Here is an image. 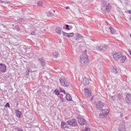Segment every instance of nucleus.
Wrapping results in <instances>:
<instances>
[{
  "mask_svg": "<svg viewBox=\"0 0 131 131\" xmlns=\"http://www.w3.org/2000/svg\"><path fill=\"white\" fill-rule=\"evenodd\" d=\"M113 57L116 61L120 60L121 63H124L126 60V56H123L121 53H115L113 54Z\"/></svg>",
  "mask_w": 131,
  "mask_h": 131,
  "instance_id": "nucleus-1",
  "label": "nucleus"
},
{
  "mask_svg": "<svg viewBox=\"0 0 131 131\" xmlns=\"http://www.w3.org/2000/svg\"><path fill=\"white\" fill-rule=\"evenodd\" d=\"M80 58H81L80 62L83 65L89 64V56L86 55V50L83 51V55H81Z\"/></svg>",
  "mask_w": 131,
  "mask_h": 131,
  "instance_id": "nucleus-2",
  "label": "nucleus"
},
{
  "mask_svg": "<svg viewBox=\"0 0 131 131\" xmlns=\"http://www.w3.org/2000/svg\"><path fill=\"white\" fill-rule=\"evenodd\" d=\"M59 81L61 85L62 86H64V88H68L69 85H70V83L68 80L66 79V78H59Z\"/></svg>",
  "mask_w": 131,
  "mask_h": 131,
  "instance_id": "nucleus-3",
  "label": "nucleus"
},
{
  "mask_svg": "<svg viewBox=\"0 0 131 131\" xmlns=\"http://www.w3.org/2000/svg\"><path fill=\"white\" fill-rule=\"evenodd\" d=\"M67 123L70 126H72V127H76L77 126V121L75 119L68 121Z\"/></svg>",
  "mask_w": 131,
  "mask_h": 131,
  "instance_id": "nucleus-4",
  "label": "nucleus"
},
{
  "mask_svg": "<svg viewBox=\"0 0 131 131\" xmlns=\"http://www.w3.org/2000/svg\"><path fill=\"white\" fill-rule=\"evenodd\" d=\"M95 107L96 109H99L101 110L103 109L104 107V103L102 102L101 101H98L95 105Z\"/></svg>",
  "mask_w": 131,
  "mask_h": 131,
  "instance_id": "nucleus-5",
  "label": "nucleus"
},
{
  "mask_svg": "<svg viewBox=\"0 0 131 131\" xmlns=\"http://www.w3.org/2000/svg\"><path fill=\"white\" fill-rule=\"evenodd\" d=\"M84 90L85 96L87 97V98H91V97H92V91L91 89L85 88Z\"/></svg>",
  "mask_w": 131,
  "mask_h": 131,
  "instance_id": "nucleus-6",
  "label": "nucleus"
},
{
  "mask_svg": "<svg viewBox=\"0 0 131 131\" xmlns=\"http://www.w3.org/2000/svg\"><path fill=\"white\" fill-rule=\"evenodd\" d=\"M78 121L80 125H85V124H86V120L83 119V118H81V117L78 118Z\"/></svg>",
  "mask_w": 131,
  "mask_h": 131,
  "instance_id": "nucleus-7",
  "label": "nucleus"
},
{
  "mask_svg": "<svg viewBox=\"0 0 131 131\" xmlns=\"http://www.w3.org/2000/svg\"><path fill=\"white\" fill-rule=\"evenodd\" d=\"M7 71V66L4 63H0V72L5 73Z\"/></svg>",
  "mask_w": 131,
  "mask_h": 131,
  "instance_id": "nucleus-8",
  "label": "nucleus"
},
{
  "mask_svg": "<svg viewBox=\"0 0 131 131\" xmlns=\"http://www.w3.org/2000/svg\"><path fill=\"white\" fill-rule=\"evenodd\" d=\"M96 48L100 52H104V51L107 50V46L106 45H101L100 46H97Z\"/></svg>",
  "mask_w": 131,
  "mask_h": 131,
  "instance_id": "nucleus-9",
  "label": "nucleus"
},
{
  "mask_svg": "<svg viewBox=\"0 0 131 131\" xmlns=\"http://www.w3.org/2000/svg\"><path fill=\"white\" fill-rule=\"evenodd\" d=\"M125 102L128 105H130L131 104V94H127L126 97L125 98Z\"/></svg>",
  "mask_w": 131,
  "mask_h": 131,
  "instance_id": "nucleus-10",
  "label": "nucleus"
},
{
  "mask_svg": "<svg viewBox=\"0 0 131 131\" xmlns=\"http://www.w3.org/2000/svg\"><path fill=\"white\" fill-rule=\"evenodd\" d=\"M110 11H111V4L110 3H108L107 5L106 6L104 12L106 14H109Z\"/></svg>",
  "mask_w": 131,
  "mask_h": 131,
  "instance_id": "nucleus-11",
  "label": "nucleus"
},
{
  "mask_svg": "<svg viewBox=\"0 0 131 131\" xmlns=\"http://www.w3.org/2000/svg\"><path fill=\"white\" fill-rule=\"evenodd\" d=\"M61 128H63L64 130H67V129H69L68 124H67L65 122H61Z\"/></svg>",
  "mask_w": 131,
  "mask_h": 131,
  "instance_id": "nucleus-12",
  "label": "nucleus"
},
{
  "mask_svg": "<svg viewBox=\"0 0 131 131\" xmlns=\"http://www.w3.org/2000/svg\"><path fill=\"white\" fill-rule=\"evenodd\" d=\"M38 62L40 63L41 65L43 67H45L46 66V60L43 59V58L41 57L40 58L38 59Z\"/></svg>",
  "mask_w": 131,
  "mask_h": 131,
  "instance_id": "nucleus-13",
  "label": "nucleus"
},
{
  "mask_svg": "<svg viewBox=\"0 0 131 131\" xmlns=\"http://www.w3.org/2000/svg\"><path fill=\"white\" fill-rule=\"evenodd\" d=\"M82 83L84 85H88L90 84V80L87 78H84L83 79Z\"/></svg>",
  "mask_w": 131,
  "mask_h": 131,
  "instance_id": "nucleus-14",
  "label": "nucleus"
},
{
  "mask_svg": "<svg viewBox=\"0 0 131 131\" xmlns=\"http://www.w3.org/2000/svg\"><path fill=\"white\" fill-rule=\"evenodd\" d=\"M15 114H16L17 117L18 118H20L21 116H22V113L20 111H18V110H15Z\"/></svg>",
  "mask_w": 131,
  "mask_h": 131,
  "instance_id": "nucleus-15",
  "label": "nucleus"
},
{
  "mask_svg": "<svg viewBox=\"0 0 131 131\" xmlns=\"http://www.w3.org/2000/svg\"><path fill=\"white\" fill-rule=\"evenodd\" d=\"M112 72L114 73L115 74H118V71H117V69L116 67H113L111 69Z\"/></svg>",
  "mask_w": 131,
  "mask_h": 131,
  "instance_id": "nucleus-16",
  "label": "nucleus"
},
{
  "mask_svg": "<svg viewBox=\"0 0 131 131\" xmlns=\"http://www.w3.org/2000/svg\"><path fill=\"white\" fill-rule=\"evenodd\" d=\"M76 36L77 37L76 38V40H80V39H82V38H83L82 35H81L78 33H77L76 34Z\"/></svg>",
  "mask_w": 131,
  "mask_h": 131,
  "instance_id": "nucleus-17",
  "label": "nucleus"
},
{
  "mask_svg": "<svg viewBox=\"0 0 131 131\" xmlns=\"http://www.w3.org/2000/svg\"><path fill=\"white\" fill-rule=\"evenodd\" d=\"M66 100L69 101H72V97H71V95L69 94H67L66 95Z\"/></svg>",
  "mask_w": 131,
  "mask_h": 131,
  "instance_id": "nucleus-18",
  "label": "nucleus"
},
{
  "mask_svg": "<svg viewBox=\"0 0 131 131\" xmlns=\"http://www.w3.org/2000/svg\"><path fill=\"white\" fill-rule=\"evenodd\" d=\"M101 113H102L103 114H105V115L107 116V115L109 114V110H108V109L102 110Z\"/></svg>",
  "mask_w": 131,
  "mask_h": 131,
  "instance_id": "nucleus-19",
  "label": "nucleus"
},
{
  "mask_svg": "<svg viewBox=\"0 0 131 131\" xmlns=\"http://www.w3.org/2000/svg\"><path fill=\"white\" fill-rule=\"evenodd\" d=\"M109 30H110V33L112 34L115 33V30L112 27L109 28Z\"/></svg>",
  "mask_w": 131,
  "mask_h": 131,
  "instance_id": "nucleus-20",
  "label": "nucleus"
},
{
  "mask_svg": "<svg viewBox=\"0 0 131 131\" xmlns=\"http://www.w3.org/2000/svg\"><path fill=\"white\" fill-rule=\"evenodd\" d=\"M56 33H58V34H61V30L60 28H57L56 29Z\"/></svg>",
  "mask_w": 131,
  "mask_h": 131,
  "instance_id": "nucleus-21",
  "label": "nucleus"
},
{
  "mask_svg": "<svg viewBox=\"0 0 131 131\" xmlns=\"http://www.w3.org/2000/svg\"><path fill=\"white\" fill-rule=\"evenodd\" d=\"M99 117L100 118H105V117H106L105 114H103V113L101 112L99 114Z\"/></svg>",
  "mask_w": 131,
  "mask_h": 131,
  "instance_id": "nucleus-22",
  "label": "nucleus"
},
{
  "mask_svg": "<svg viewBox=\"0 0 131 131\" xmlns=\"http://www.w3.org/2000/svg\"><path fill=\"white\" fill-rule=\"evenodd\" d=\"M54 94H55V95H56V96H59V95H60V92H59V90H55L54 91Z\"/></svg>",
  "mask_w": 131,
  "mask_h": 131,
  "instance_id": "nucleus-23",
  "label": "nucleus"
},
{
  "mask_svg": "<svg viewBox=\"0 0 131 131\" xmlns=\"http://www.w3.org/2000/svg\"><path fill=\"white\" fill-rule=\"evenodd\" d=\"M118 99L119 101H121V100L122 99V95L119 94L118 95Z\"/></svg>",
  "mask_w": 131,
  "mask_h": 131,
  "instance_id": "nucleus-24",
  "label": "nucleus"
},
{
  "mask_svg": "<svg viewBox=\"0 0 131 131\" xmlns=\"http://www.w3.org/2000/svg\"><path fill=\"white\" fill-rule=\"evenodd\" d=\"M14 29H16V31L19 32V30H20L21 29H20V27L18 25H16L14 27Z\"/></svg>",
  "mask_w": 131,
  "mask_h": 131,
  "instance_id": "nucleus-25",
  "label": "nucleus"
},
{
  "mask_svg": "<svg viewBox=\"0 0 131 131\" xmlns=\"http://www.w3.org/2000/svg\"><path fill=\"white\" fill-rule=\"evenodd\" d=\"M14 131H24V130L20 127H16L14 129Z\"/></svg>",
  "mask_w": 131,
  "mask_h": 131,
  "instance_id": "nucleus-26",
  "label": "nucleus"
},
{
  "mask_svg": "<svg viewBox=\"0 0 131 131\" xmlns=\"http://www.w3.org/2000/svg\"><path fill=\"white\" fill-rule=\"evenodd\" d=\"M59 91L60 93H63L64 94V95H66V92H65V90H64V89H63V88H59Z\"/></svg>",
  "mask_w": 131,
  "mask_h": 131,
  "instance_id": "nucleus-27",
  "label": "nucleus"
},
{
  "mask_svg": "<svg viewBox=\"0 0 131 131\" xmlns=\"http://www.w3.org/2000/svg\"><path fill=\"white\" fill-rule=\"evenodd\" d=\"M53 57H54V58H57V57L59 56V54H58L57 52H54L53 54Z\"/></svg>",
  "mask_w": 131,
  "mask_h": 131,
  "instance_id": "nucleus-28",
  "label": "nucleus"
},
{
  "mask_svg": "<svg viewBox=\"0 0 131 131\" xmlns=\"http://www.w3.org/2000/svg\"><path fill=\"white\" fill-rule=\"evenodd\" d=\"M62 33L64 36L68 37L69 33H65L64 32H62Z\"/></svg>",
  "mask_w": 131,
  "mask_h": 131,
  "instance_id": "nucleus-29",
  "label": "nucleus"
},
{
  "mask_svg": "<svg viewBox=\"0 0 131 131\" xmlns=\"http://www.w3.org/2000/svg\"><path fill=\"white\" fill-rule=\"evenodd\" d=\"M97 97H98L97 95H94L92 98H91V100L93 101V100H96V98H97Z\"/></svg>",
  "mask_w": 131,
  "mask_h": 131,
  "instance_id": "nucleus-30",
  "label": "nucleus"
},
{
  "mask_svg": "<svg viewBox=\"0 0 131 131\" xmlns=\"http://www.w3.org/2000/svg\"><path fill=\"white\" fill-rule=\"evenodd\" d=\"M73 35H74V33H69L68 37H72Z\"/></svg>",
  "mask_w": 131,
  "mask_h": 131,
  "instance_id": "nucleus-31",
  "label": "nucleus"
},
{
  "mask_svg": "<svg viewBox=\"0 0 131 131\" xmlns=\"http://www.w3.org/2000/svg\"><path fill=\"white\" fill-rule=\"evenodd\" d=\"M31 71V70H30V69H28L27 70V75H29Z\"/></svg>",
  "mask_w": 131,
  "mask_h": 131,
  "instance_id": "nucleus-32",
  "label": "nucleus"
},
{
  "mask_svg": "<svg viewBox=\"0 0 131 131\" xmlns=\"http://www.w3.org/2000/svg\"><path fill=\"white\" fill-rule=\"evenodd\" d=\"M18 21H19V22H24V21H25V20H24V18H19V19H18Z\"/></svg>",
  "mask_w": 131,
  "mask_h": 131,
  "instance_id": "nucleus-33",
  "label": "nucleus"
},
{
  "mask_svg": "<svg viewBox=\"0 0 131 131\" xmlns=\"http://www.w3.org/2000/svg\"><path fill=\"white\" fill-rule=\"evenodd\" d=\"M111 99H112V100H113V101H115L116 99V97L115 95L112 96H111Z\"/></svg>",
  "mask_w": 131,
  "mask_h": 131,
  "instance_id": "nucleus-34",
  "label": "nucleus"
},
{
  "mask_svg": "<svg viewBox=\"0 0 131 131\" xmlns=\"http://www.w3.org/2000/svg\"><path fill=\"white\" fill-rule=\"evenodd\" d=\"M37 5H38V6H39V7H42V2H38Z\"/></svg>",
  "mask_w": 131,
  "mask_h": 131,
  "instance_id": "nucleus-35",
  "label": "nucleus"
},
{
  "mask_svg": "<svg viewBox=\"0 0 131 131\" xmlns=\"http://www.w3.org/2000/svg\"><path fill=\"white\" fill-rule=\"evenodd\" d=\"M5 106L6 107H8V108H10V103H9V102H7V103L6 104V105H5Z\"/></svg>",
  "mask_w": 131,
  "mask_h": 131,
  "instance_id": "nucleus-36",
  "label": "nucleus"
},
{
  "mask_svg": "<svg viewBox=\"0 0 131 131\" xmlns=\"http://www.w3.org/2000/svg\"><path fill=\"white\" fill-rule=\"evenodd\" d=\"M65 26H66V29H67L68 30H70V28H69V25H66Z\"/></svg>",
  "mask_w": 131,
  "mask_h": 131,
  "instance_id": "nucleus-37",
  "label": "nucleus"
},
{
  "mask_svg": "<svg viewBox=\"0 0 131 131\" xmlns=\"http://www.w3.org/2000/svg\"><path fill=\"white\" fill-rule=\"evenodd\" d=\"M53 12V13H55V10H51V11H49V14H50L51 15H52Z\"/></svg>",
  "mask_w": 131,
  "mask_h": 131,
  "instance_id": "nucleus-38",
  "label": "nucleus"
},
{
  "mask_svg": "<svg viewBox=\"0 0 131 131\" xmlns=\"http://www.w3.org/2000/svg\"><path fill=\"white\" fill-rule=\"evenodd\" d=\"M60 101L62 102V103L64 102V98L60 97Z\"/></svg>",
  "mask_w": 131,
  "mask_h": 131,
  "instance_id": "nucleus-39",
  "label": "nucleus"
},
{
  "mask_svg": "<svg viewBox=\"0 0 131 131\" xmlns=\"http://www.w3.org/2000/svg\"><path fill=\"white\" fill-rule=\"evenodd\" d=\"M120 131H126L125 130V128H123L122 129L120 128Z\"/></svg>",
  "mask_w": 131,
  "mask_h": 131,
  "instance_id": "nucleus-40",
  "label": "nucleus"
},
{
  "mask_svg": "<svg viewBox=\"0 0 131 131\" xmlns=\"http://www.w3.org/2000/svg\"><path fill=\"white\" fill-rule=\"evenodd\" d=\"M31 35H35V32H33L31 33Z\"/></svg>",
  "mask_w": 131,
  "mask_h": 131,
  "instance_id": "nucleus-41",
  "label": "nucleus"
},
{
  "mask_svg": "<svg viewBox=\"0 0 131 131\" xmlns=\"http://www.w3.org/2000/svg\"><path fill=\"white\" fill-rule=\"evenodd\" d=\"M89 130H90V128H89L88 127L85 128V131H89Z\"/></svg>",
  "mask_w": 131,
  "mask_h": 131,
  "instance_id": "nucleus-42",
  "label": "nucleus"
},
{
  "mask_svg": "<svg viewBox=\"0 0 131 131\" xmlns=\"http://www.w3.org/2000/svg\"><path fill=\"white\" fill-rule=\"evenodd\" d=\"M66 10H69L70 8H69V7H67L66 8Z\"/></svg>",
  "mask_w": 131,
  "mask_h": 131,
  "instance_id": "nucleus-43",
  "label": "nucleus"
},
{
  "mask_svg": "<svg viewBox=\"0 0 131 131\" xmlns=\"http://www.w3.org/2000/svg\"><path fill=\"white\" fill-rule=\"evenodd\" d=\"M128 53H129V54H131V51H130V50H128Z\"/></svg>",
  "mask_w": 131,
  "mask_h": 131,
  "instance_id": "nucleus-44",
  "label": "nucleus"
},
{
  "mask_svg": "<svg viewBox=\"0 0 131 131\" xmlns=\"http://www.w3.org/2000/svg\"><path fill=\"white\" fill-rule=\"evenodd\" d=\"M128 13H129V14H131V11L130 10H128Z\"/></svg>",
  "mask_w": 131,
  "mask_h": 131,
  "instance_id": "nucleus-45",
  "label": "nucleus"
},
{
  "mask_svg": "<svg viewBox=\"0 0 131 131\" xmlns=\"http://www.w3.org/2000/svg\"><path fill=\"white\" fill-rule=\"evenodd\" d=\"M104 5H106V2L104 1Z\"/></svg>",
  "mask_w": 131,
  "mask_h": 131,
  "instance_id": "nucleus-46",
  "label": "nucleus"
},
{
  "mask_svg": "<svg viewBox=\"0 0 131 131\" xmlns=\"http://www.w3.org/2000/svg\"><path fill=\"white\" fill-rule=\"evenodd\" d=\"M130 56H131V53H130Z\"/></svg>",
  "mask_w": 131,
  "mask_h": 131,
  "instance_id": "nucleus-47",
  "label": "nucleus"
}]
</instances>
